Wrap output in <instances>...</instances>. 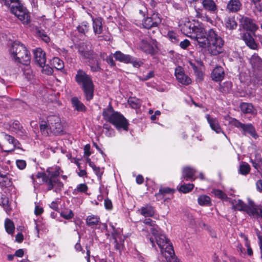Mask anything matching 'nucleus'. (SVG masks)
I'll return each mask as SVG.
<instances>
[{
	"mask_svg": "<svg viewBox=\"0 0 262 262\" xmlns=\"http://www.w3.org/2000/svg\"><path fill=\"white\" fill-rule=\"evenodd\" d=\"M250 162L252 166L257 170L262 166V157L259 154H255L254 159L250 158Z\"/></svg>",
	"mask_w": 262,
	"mask_h": 262,
	"instance_id": "31",
	"label": "nucleus"
},
{
	"mask_svg": "<svg viewBox=\"0 0 262 262\" xmlns=\"http://www.w3.org/2000/svg\"><path fill=\"white\" fill-rule=\"evenodd\" d=\"M198 204L201 206H209L211 205V200L207 195H201L198 199Z\"/></svg>",
	"mask_w": 262,
	"mask_h": 262,
	"instance_id": "36",
	"label": "nucleus"
},
{
	"mask_svg": "<svg viewBox=\"0 0 262 262\" xmlns=\"http://www.w3.org/2000/svg\"><path fill=\"white\" fill-rule=\"evenodd\" d=\"M224 70L221 66H216L211 74L212 79L216 82H221L224 79Z\"/></svg>",
	"mask_w": 262,
	"mask_h": 262,
	"instance_id": "20",
	"label": "nucleus"
},
{
	"mask_svg": "<svg viewBox=\"0 0 262 262\" xmlns=\"http://www.w3.org/2000/svg\"><path fill=\"white\" fill-rule=\"evenodd\" d=\"M144 224L149 225L152 228L150 231L154 237H149V235L146 236L147 239L149 241L152 247L155 248V241L160 249L161 256L159 260L162 262H181L176 257L172 244L164 234L159 233V231L155 228V221L148 218L143 221Z\"/></svg>",
	"mask_w": 262,
	"mask_h": 262,
	"instance_id": "1",
	"label": "nucleus"
},
{
	"mask_svg": "<svg viewBox=\"0 0 262 262\" xmlns=\"http://www.w3.org/2000/svg\"><path fill=\"white\" fill-rule=\"evenodd\" d=\"M47 121L50 131L57 135L63 132V126L60 118L57 115H50L47 117Z\"/></svg>",
	"mask_w": 262,
	"mask_h": 262,
	"instance_id": "11",
	"label": "nucleus"
},
{
	"mask_svg": "<svg viewBox=\"0 0 262 262\" xmlns=\"http://www.w3.org/2000/svg\"><path fill=\"white\" fill-rule=\"evenodd\" d=\"M37 35L40 38L41 40L46 43H49L50 41V37L47 34V33L43 30H39L37 31Z\"/></svg>",
	"mask_w": 262,
	"mask_h": 262,
	"instance_id": "52",
	"label": "nucleus"
},
{
	"mask_svg": "<svg viewBox=\"0 0 262 262\" xmlns=\"http://www.w3.org/2000/svg\"><path fill=\"white\" fill-rule=\"evenodd\" d=\"M5 227L6 232L9 234H13L14 232L15 226L13 222L9 219H6L5 222Z\"/></svg>",
	"mask_w": 262,
	"mask_h": 262,
	"instance_id": "37",
	"label": "nucleus"
},
{
	"mask_svg": "<svg viewBox=\"0 0 262 262\" xmlns=\"http://www.w3.org/2000/svg\"><path fill=\"white\" fill-rule=\"evenodd\" d=\"M42 69V73L45 74H46V75H52V73H53V69L49 67V66H43L42 67H41Z\"/></svg>",
	"mask_w": 262,
	"mask_h": 262,
	"instance_id": "57",
	"label": "nucleus"
},
{
	"mask_svg": "<svg viewBox=\"0 0 262 262\" xmlns=\"http://www.w3.org/2000/svg\"><path fill=\"white\" fill-rule=\"evenodd\" d=\"M190 45L189 40L186 39L180 43V47L183 49H186Z\"/></svg>",
	"mask_w": 262,
	"mask_h": 262,
	"instance_id": "64",
	"label": "nucleus"
},
{
	"mask_svg": "<svg viewBox=\"0 0 262 262\" xmlns=\"http://www.w3.org/2000/svg\"><path fill=\"white\" fill-rule=\"evenodd\" d=\"M129 63H132L134 67L137 68L143 64V62L141 61L135 60L133 56H132V61Z\"/></svg>",
	"mask_w": 262,
	"mask_h": 262,
	"instance_id": "62",
	"label": "nucleus"
},
{
	"mask_svg": "<svg viewBox=\"0 0 262 262\" xmlns=\"http://www.w3.org/2000/svg\"><path fill=\"white\" fill-rule=\"evenodd\" d=\"M17 167L20 169H24L26 166V162L23 160H17L16 161Z\"/></svg>",
	"mask_w": 262,
	"mask_h": 262,
	"instance_id": "61",
	"label": "nucleus"
},
{
	"mask_svg": "<svg viewBox=\"0 0 262 262\" xmlns=\"http://www.w3.org/2000/svg\"><path fill=\"white\" fill-rule=\"evenodd\" d=\"M202 41L205 42L204 46H199L202 48H207L208 52L213 55H217L223 51L224 40L213 29H210L206 32L204 29V36H202Z\"/></svg>",
	"mask_w": 262,
	"mask_h": 262,
	"instance_id": "2",
	"label": "nucleus"
},
{
	"mask_svg": "<svg viewBox=\"0 0 262 262\" xmlns=\"http://www.w3.org/2000/svg\"><path fill=\"white\" fill-rule=\"evenodd\" d=\"M239 235L241 237L243 238L244 241V245L247 248V254L249 256H251L253 255V250L251 247L250 242L248 239V236L243 233H241Z\"/></svg>",
	"mask_w": 262,
	"mask_h": 262,
	"instance_id": "33",
	"label": "nucleus"
},
{
	"mask_svg": "<svg viewBox=\"0 0 262 262\" xmlns=\"http://www.w3.org/2000/svg\"><path fill=\"white\" fill-rule=\"evenodd\" d=\"M93 28L95 34H100L103 31L102 19L101 17L92 18Z\"/></svg>",
	"mask_w": 262,
	"mask_h": 262,
	"instance_id": "26",
	"label": "nucleus"
},
{
	"mask_svg": "<svg viewBox=\"0 0 262 262\" xmlns=\"http://www.w3.org/2000/svg\"><path fill=\"white\" fill-rule=\"evenodd\" d=\"M102 116L105 120L114 125L119 131H127L129 123L127 119L121 113L114 112L112 107L104 110Z\"/></svg>",
	"mask_w": 262,
	"mask_h": 262,
	"instance_id": "4",
	"label": "nucleus"
},
{
	"mask_svg": "<svg viewBox=\"0 0 262 262\" xmlns=\"http://www.w3.org/2000/svg\"><path fill=\"white\" fill-rule=\"evenodd\" d=\"M10 11L24 25L30 24L31 20L29 12L20 2L15 5H13Z\"/></svg>",
	"mask_w": 262,
	"mask_h": 262,
	"instance_id": "9",
	"label": "nucleus"
},
{
	"mask_svg": "<svg viewBox=\"0 0 262 262\" xmlns=\"http://www.w3.org/2000/svg\"><path fill=\"white\" fill-rule=\"evenodd\" d=\"M140 49L146 54L151 56L158 52L157 42L156 40L150 39L148 40H142L140 43Z\"/></svg>",
	"mask_w": 262,
	"mask_h": 262,
	"instance_id": "13",
	"label": "nucleus"
},
{
	"mask_svg": "<svg viewBox=\"0 0 262 262\" xmlns=\"http://www.w3.org/2000/svg\"><path fill=\"white\" fill-rule=\"evenodd\" d=\"M166 37L172 43L176 44L179 41V36L176 32L172 30L168 31Z\"/></svg>",
	"mask_w": 262,
	"mask_h": 262,
	"instance_id": "38",
	"label": "nucleus"
},
{
	"mask_svg": "<svg viewBox=\"0 0 262 262\" xmlns=\"http://www.w3.org/2000/svg\"><path fill=\"white\" fill-rule=\"evenodd\" d=\"M239 21L243 28L247 31L255 32L258 28L253 19L250 17L241 15Z\"/></svg>",
	"mask_w": 262,
	"mask_h": 262,
	"instance_id": "16",
	"label": "nucleus"
},
{
	"mask_svg": "<svg viewBox=\"0 0 262 262\" xmlns=\"http://www.w3.org/2000/svg\"><path fill=\"white\" fill-rule=\"evenodd\" d=\"M93 170L97 176L98 179L100 180L103 173V169H101L99 167L97 166V167H95Z\"/></svg>",
	"mask_w": 262,
	"mask_h": 262,
	"instance_id": "63",
	"label": "nucleus"
},
{
	"mask_svg": "<svg viewBox=\"0 0 262 262\" xmlns=\"http://www.w3.org/2000/svg\"><path fill=\"white\" fill-rule=\"evenodd\" d=\"M161 23L160 14L154 13L151 16L146 17L142 21V26L144 28L149 29L152 27H157Z\"/></svg>",
	"mask_w": 262,
	"mask_h": 262,
	"instance_id": "14",
	"label": "nucleus"
},
{
	"mask_svg": "<svg viewBox=\"0 0 262 262\" xmlns=\"http://www.w3.org/2000/svg\"><path fill=\"white\" fill-rule=\"evenodd\" d=\"M5 139L7 140L9 143L13 144L14 147H19V143L13 137L10 135H7L6 134H5Z\"/></svg>",
	"mask_w": 262,
	"mask_h": 262,
	"instance_id": "47",
	"label": "nucleus"
},
{
	"mask_svg": "<svg viewBox=\"0 0 262 262\" xmlns=\"http://www.w3.org/2000/svg\"><path fill=\"white\" fill-rule=\"evenodd\" d=\"M189 64L193 71H195L203 65V62L201 60H197L195 62H193L192 61H189Z\"/></svg>",
	"mask_w": 262,
	"mask_h": 262,
	"instance_id": "55",
	"label": "nucleus"
},
{
	"mask_svg": "<svg viewBox=\"0 0 262 262\" xmlns=\"http://www.w3.org/2000/svg\"><path fill=\"white\" fill-rule=\"evenodd\" d=\"M35 230L37 237H39V234L41 232H46V228L45 226L41 223H38L36 221H35Z\"/></svg>",
	"mask_w": 262,
	"mask_h": 262,
	"instance_id": "48",
	"label": "nucleus"
},
{
	"mask_svg": "<svg viewBox=\"0 0 262 262\" xmlns=\"http://www.w3.org/2000/svg\"><path fill=\"white\" fill-rule=\"evenodd\" d=\"M73 107L77 111H84L86 110V107L77 98L73 97L71 99Z\"/></svg>",
	"mask_w": 262,
	"mask_h": 262,
	"instance_id": "35",
	"label": "nucleus"
},
{
	"mask_svg": "<svg viewBox=\"0 0 262 262\" xmlns=\"http://www.w3.org/2000/svg\"><path fill=\"white\" fill-rule=\"evenodd\" d=\"M52 64L57 70H60L63 68L64 63L58 57H54L52 60Z\"/></svg>",
	"mask_w": 262,
	"mask_h": 262,
	"instance_id": "41",
	"label": "nucleus"
},
{
	"mask_svg": "<svg viewBox=\"0 0 262 262\" xmlns=\"http://www.w3.org/2000/svg\"><path fill=\"white\" fill-rule=\"evenodd\" d=\"M60 215L64 219L70 220L74 217V214L72 210L65 209L61 211L60 212Z\"/></svg>",
	"mask_w": 262,
	"mask_h": 262,
	"instance_id": "44",
	"label": "nucleus"
},
{
	"mask_svg": "<svg viewBox=\"0 0 262 262\" xmlns=\"http://www.w3.org/2000/svg\"><path fill=\"white\" fill-rule=\"evenodd\" d=\"M0 2L7 7H10L11 4L16 5L19 2V0H0Z\"/></svg>",
	"mask_w": 262,
	"mask_h": 262,
	"instance_id": "59",
	"label": "nucleus"
},
{
	"mask_svg": "<svg viewBox=\"0 0 262 262\" xmlns=\"http://www.w3.org/2000/svg\"><path fill=\"white\" fill-rule=\"evenodd\" d=\"M250 170V167L249 165L245 162H243L239 166V173L243 175L247 174Z\"/></svg>",
	"mask_w": 262,
	"mask_h": 262,
	"instance_id": "43",
	"label": "nucleus"
},
{
	"mask_svg": "<svg viewBox=\"0 0 262 262\" xmlns=\"http://www.w3.org/2000/svg\"><path fill=\"white\" fill-rule=\"evenodd\" d=\"M241 37L247 46L250 49H256L257 48V45L254 38L249 33H244Z\"/></svg>",
	"mask_w": 262,
	"mask_h": 262,
	"instance_id": "23",
	"label": "nucleus"
},
{
	"mask_svg": "<svg viewBox=\"0 0 262 262\" xmlns=\"http://www.w3.org/2000/svg\"><path fill=\"white\" fill-rule=\"evenodd\" d=\"M235 209L239 211H245L246 212L251 215L254 207H250L248 205L244 203L243 201L238 200L237 203L234 205Z\"/></svg>",
	"mask_w": 262,
	"mask_h": 262,
	"instance_id": "27",
	"label": "nucleus"
},
{
	"mask_svg": "<svg viewBox=\"0 0 262 262\" xmlns=\"http://www.w3.org/2000/svg\"><path fill=\"white\" fill-rule=\"evenodd\" d=\"M174 75L177 81L183 85H189L191 83V78L184 72L182 67L178 66L174 70Z\"/></svg>",
	"mask_w": 262,
	"mask_h": 262,
	"instance_id": "15",
	"label": "nucleus"
},
{
	"mask_svg": "<svg viewBox=\"0 0 262 262\" xmlns=\"http://www.w3.org/2000/svg\"><path fill=\"white\" fill-rule=\"evenodd\" d=\"M250 63L253 68L262 71V59L256 54H254L250 58Z\"/></svg>",
	"mask_w": 262,
	"mask_h": 262,
	"instance_id": "25",
	"label": "nucleus"
},
{
	"mask_svg": "<svg viewBox=\"0 0 262 262\" xmlns=\"http://www.w3.org/2000/svg\"><path fill=\"white\" fill-rule=\"evenodd\" d=\"M225 25L226 28L229 30L235 29L237 24L234 17H227L225 19Z\"/></svg>",
	"mask_w": 262,
	"mask_h": 262,
	"instance_id": "32",
	"label": "nucleus"
},
{
	"mask_svg": "<svg viewBox=\"0 0 262 262\" xmlns=\"http://www.w3.org/2000/svg\"><path fill=\"white\" fill-rule=\"evenodd\" d=\"M232 87V83L230 81H226L222 84H220V91L223 93H229Z\"/></svg>",
	"mask_w": 262,
	"mask_h": 262,
	"instance_id": "39",
	"label": "nucleus"
},
{
	"mask_svg": "<svg viewBox=\"0 0 262 262\" xmlns=\"http://www.w3.org/2000/svg\"><path fill=\"white\" fill-rule=\"evenodd\" d=\"M86 224L93 229H97L100 227V219L99 216L91 214L86 218Z\"/></svg>",
	"mask_w": 262,
	"mask_h": 262,
	"instance_id": "19",
	"label": "nucleus"
},
{
	"mask_svg": "<svg viewBox=\"0 0 262 262\" xmlns=\"http://www.w3.org/2000/svg\"><path fill=\"white\" fill-rule=\"evenodd\" d=\"M251 215L262 219V209L260 207H254Z\"/></svg>",
	"mask_w": 262,
	"mask_h": 262,
	"instance_id": "53",
	"label": "nucleus"
},
{
	"mask_svg": "<svg viewBox=\"0 0 262 262\" xmlns=\"http://www.w3.org/2000/svg\"><path fill=\"white\" fill-rule=\"evenodd\" d=\"M127 103L129 106L133 109H138L141 105V100L136 97H129L127 100Z\"/></svg>",
	"mask_w": 262,
	"mask_h": 262,
	"instance_id": "34",
	"label": "nucleus"
},
{
	"mask_svg": "<svg viewBox=\"0 0 262 262\" xmlns=\"http://www.w3.org/2000/svg\"><path fill=\"white\" fill-rule=\"evenodd\" d=\"M35 62L40 67L45 66L46 62L45 52L41 48H37L33 51Z\"/></svg>",
	"mask_w": 262,
	"mask_h": 262,
	"instance_id": "17",
	"label": "nucleus"
},
{
	"mask_svg": "<svg viewBox=\"0 0 262 262\" xmlns=\"http://www.w3.org/2000/svg\"><path fill=\"white\" fill-rule=\"evenodd\" d=\"M174 190L169 188L168 187L161 188L159 190V193L162 194H172L174 192Z\"/></svg>",
	"mask_w": 262,
	"mask_h": 262,
	"instance_id": "60",
	"label": "nucleus"
},
{
	"mask_svg": "<svg viewBox=\"0 0 262 262\" xmlns=\"http://www.w3.org/2000/svg\"><path fill=\"white\" fill-rule=\"evenodd\" d=\"M78 52L82 59L86 60L93 72H99L101 71L100 64L97 59V55L91 50L88 46L84 43H81Z\"/></svg>",
	"mask_w": 262,
	"mask_h": 262,
	"instance_id": "6",
	"label": "nucleus"
},
{
	"mask_svg": "<svg viewBox=\"0 0 262 262\" xmlns=\"http://www.w3.org/2000/svg\"><path fill=\"white\" fill-rule=\"evenodd\" d=\"M206 118L211 128L217 134L223 133L224 136L227 138L226 135L222 130V128L220 126L219 120L216 118L210 117V115L207 114L206 115Z\"/></svg>",
	"mask_w": 262,
	"mask_h": 262,
	"instance_id": "18",
	"label": "nucleus"
},
{
	"mask_svg": "<svg viewBox=\"0 0 262 262\" xmlns=\"http://www.w3.org/2000/svg\"><path fill=\"white\" fill-rule=\"evenodd\" d=\"M10 52L15 61L25 65L30 63V53L26 47L19 42L14 41L12 45Z\"/></svg>",
	"mask_w": 262,
	"mask_h": 262,
	"instance_id": "7",
	"label": "nucleus"
},
{
	"mask_svg": "<svg viewBox=\"0 0 262 262\" xmlns=\"http://www.w3.org/2000/svg\"><path fill=\"white\" fill-rule=\"evenodd\" d=\"M239 107L241 111L244 114L256 115L257 113L256 110L250 103L242 102L241 103Z\"/></svg>",
	"mask_w": 262,
	"mask_h": 262,
	"instance_id": "24",
	"label": "nucleus"
},
{
	"mask_svg": "<svg viewBox=\"0 0 262 262\" xmlns=\"http://www.w3.org/2000/svg\"><path fill=\"white\" fill-rule=\"evenodd\" d=\"M241 3L239 0H230L227 5L228 9L232 12H235L240 10Z\"/></svg>",
	"mask_w": 262,
	"mask_h": 262,
	"instance_id": "30",
	"label": "nucleus"
},
{
	"mask_svg": "<svg viewBox=\"0 0 262 262\" xmlns=\"http://www.w3.org/2000/svg\"><path fill=\"white\" fill-rule=\"evenodd\" d=\"M109 225L112 229L111 234L114 240L113 244L115 249L121 252L124 248L125 237L121 233L120 229L115 228L112 223H110Z\"/></svg>",
	"mask_w": 262,
	"mask_h": 262,
	"instance_id": "12",
	"label": "nucleus"
},
{
	"mask_svg": "<svg viewBox=\"0 0 262 262\" xmlns=\"http://www.w3.org/2000/svg\"><path fill=\"white\" fill-rule=\"evenodd\" d=\"M37 178H41L42 182L45 184L47 186V188L50 187L52 188V185H51L50 180L48 179L47 173L46 172H38L36 176Z\"/></svg>",
	"mask_w": 262,
	"mask_h": 262,
	"instance_id": "40",
	"label": "nucleus"
},
{
	"mask_svg": "<svg viewBox=\"0 0 262 262\" xmlns=\"http://www.w3.org/2000/svg\"><path fill=\"white\" fill-rule=\"evenodd\" d=\"M77 29L79 32L85 34L89 31V24L86 21H83L77 27Z\"/></svg>",
	"mask_w": 262,
	"mask_h": 262,
	"instance_id": "51",
	"label": "nucleus"
},
{
	"mask_svg": "<svg viewBox=\"0 0 262 262\" xmlns=\"http://www.w3.org/2000/svg\"><path fill=\"white\" fill-rule=\"evenodd\" d=\"M62 172L63 171L58 166H53L47 169L48 179L53 186L52 188L48 187V190H54L56 192L61 191L63 188V184L60 181L59 177Z\"/></svg>",
	"mask_w": 262,
	"mask_h": 262,
	"instance_id": "8",
	"label": "nucleus"
},
{
	"mask_svg": "<svg viewBox=\"0 0 262 262\" xmlns=\"http://www.w3.org/2000/svg\"><path fill=\"white\" fill-rule=\"evenodd\" d=\"M88 190V187L85 184H78L76 188L73 190V193L77 194L78 192L85 193Z\"/></svg>",
	"mask_w": 262,
	"mask_h": 262,
	"instance_id": "45",
	"label": "nucleus"
},
{
	"mask_svg": "<svg viewBox=\"0 0 262 262\" xmlns=\"http://www.w3.org/2000/svg\"><path fill=\"white\" fill-rule=\"evenodd\" d=\"M75 80L82 88L86 100H92L94 97V85L91 77L83 70H79L75 76Z\"/></svg>",
	"mask_w": 262,
	"mask_h": 262,
	"instance_id": "5",
	"label": "nucleus"
},
{
	"mask_svg": "<svg viewBox=\"0 0 262 262\" xmlns=\"http://www.w3.org/2000/svg\"><path fill=\"white\" fill-rule=\"evenodd\" d=\"M212 193L216 197L221 199L222 200H227V196L225 193H224L223 191L217 189H214L212 191Z\"/></svg>",
	"mask_w": 262,
	"mask_h": 262,
	"instance_id": "50",
	"label": "nucleus"
},
{
	"mask_svg": "<svg viewBox=\"0 0 262 262\" xmlns=\"http://www.w3.org/2000/svg\"><path fill=\"white\" fill-rule=\"evenodd\" d=\"M8 173H6L4 177H2L0 180V186L4 187H8L12 185V182L11 179L7 177Z\"/></svg>",
	"mask_w": 262,
	"mask_h": 262,
	"instance_id": "42",
	"label": "nucleus"
},
{
	"mask_svg": "<svg viewBox=\"0 0 262 262\" xmlns=\"http://www.w3.org/2000/svg\"><path fill=\"white\" fill-rule=\"evenodd\" d=\"M181 31L185 35L196 40L199 46H205L202 41L204 36V28L198 22L187 21L179 25Z\"/></svg>",
	"mask_w": 262,
	"mask_h": 262,
	"instance_id": "3",
	"label": "nucleus"
},
{
	"mask_svg": "<svg viewBox=\"0 0 262 262\" xmlns=\"http://www.w3.org/2000/svg\"><path fill=\"white\" fill-rule=\"evenodd\" d=\"M202 4L205 10L213 13L217 11L216 5L213 0H203Z\"/></svg>",
	"mask_w": 262,
	"mask_h": 262,
	"instance_id": "29",
	"label": "nucleus"
},
{
	"mask_svg": "<svg viewBox=\"0 0 262 262\" xmlns=\"http://www.w3.org/2000/svg\"><path fill=\"white\" fill-rule=\"evenodd\" d=\"M103 129L104 133L107 137H112L115 136L114 129L110 125L104 124L103 125Z\"/></svg>",
	"mask_w": 262,
	"mask_h": 262,
	"instance_id": "46",
	"label": "nucleus"
},
{
	"mask_svg": "<svg viewBox=\"0 0 262 262\" xmlns=\"http://www.w3.org/2000/svg\"><path fill=\"white\" fill-rule=\"evenodd\" d=\"M113 56L117 61L124 63H129L132 61V56L128 54H125L120 51H116L114 53Z\"/></svg>",
	"mask_w": 262,
	"mask_h": 262,
	"instance_id": "21",
	"label": "nucleus"
},
{
	"mask_svg": "<svg viewBox=\"0 0 262 262\" xmlns=\"http://www.w3.org/2000/svg\"><path fill=\"white\" fill-rule=\"evenodd\" d=\"M230 122L235 127L241 129L243 135L245 136L249 135L255 139L257 137L255 127L252 124L242 123L235 118H231Z\"/></svg>",
	"mask_w": 262,
	"mask_h": 262,
	"instance_id": "10",
	"label": "nucleus"
},
{
	"mask_svg": "<svg viewBox=\"0 0 262 262\" xmlns=\"http://www.w3.org/2000/svg\"><path fill=\"white\" fill-rule=\"evenodd\" d=\"M194 187L193 184H187L185 185H181L179 189V190L184 193H186L190 191Z\"/></svg>",
	"mask_w": 262,
	"mask_h": 262,
	"instance_id": "49",
	"label": "nucleus"
},
{
	"mask_svg": "<svg viewBox=\"0 0 262 262\" xmlns=\"http://www.w3.org/2000/svg\"><path fill=\"white\" fill-rule=\"evenodd\" d=\"M194 73L199 80H202L203 79L204 74L201 70V67L194 71Z\"/></svg>",
	"mask_w": 262,
	"mask_h": 262,
	"instance_id": "58",
	"label": "nucleus"
},
{
	"mask_svg": "<svg viewBox=\"0 0 262 262\" xmlns=\"http://www.w3.org/2000/svg\"><path fill=\"white\" fill-rule=\"evenodd\" d=\"M139 211L144 217H152L155 214L154 207L148 204L141 207Z\"/></svg>",
	"mask_w": 262,
	"mask_h": 262,
	"instance_id": "28",
	"label": "nucleus"
},
{
	"mask_svg": "<svg viewBox=\"0 0 262 262\" xmlns=\"http://www.w3.org/2000/svg\"><path fill=\"white\" fill-rule=\"evenodd\" d=\"M11 127L14 129V130L16 132L18 131H21L23 129L22 126L20 125L19 122L18 121H14Z\"/></svg>",
	"mask_w": 262,
	"mask_h": 262,
	"instance_id": "56",
	"label": "nucleus"
},
{
	"mask_svg": "<svg viewBox=\"0 0 262 262\" xmlns=\"http://www.w3.org/2000/svg\"><path fill=\"white\" fill-rule=\"evenodd\" d=\"M195 172V170L191 167H184L182 170V176L181 179L186 180H192L193 181L196 178V177H194Z\"/></svg>",
	"mask_w": 262,
	"mask_h": 262,
	"instance_id": "22",
	"label": "nucleus"
},
{
	"mask_svg": "<svg viewBox=\"0 0 262 262\" xmlns=\"http://www.w3.org/2000/svg\"><path fill=\"white\" fill-rule=\"evenodd\" d=\"M48 129H49L48 121H41L40 124V130L43 134H48Z\"/></svg>",
	"mask_w": 262,
	"mask_h": 262,
	"instance_id": "54",
	"label": "nucleus"
}]
</instances>
